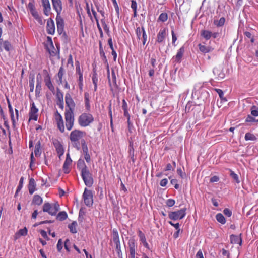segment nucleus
Listing matches in <instances>:
<instances>
[{
    "label": "nucleus",
    "instance_id": "nucleus-1",
    "mask_svg": "<svg viewBox=\"0 0 258 258\" xmlns=\"http://www.w3.org/2000/svg\"><path fill=\"white\" fill-rule=\"evenodd\" d=\"M86 133L80 130L75 129L72 131L70 134L69 139L72 144L77 149L80 148L81 140L85 136Z\"/></svg>",
    "mask_w": 258,
    "mask_h": 258
},
{
    "label": "nucleus",
    "instance_id": "nucleus-2",
    "mask_svg": "<svg viewBox=\"0 0 258 258\" xmlns=\"http://www.w3.org/2000/svg\"><path fill=\"white\" fill-rule=\"evenodd\" d=\"M78 121L81 127H86L94 121V117L90 113H83L79 116Z\"/></svg>",
    "mask_w": 258,
    "mask_h": 258
},
{
    "label": "nucleus",
    "instance_id": "nucleus-3",
    "mask_svg": "<svg viewBox=\"0 0 258 258\" xmlns=\"http://www.w3.org/2000/svg\"><path fill=\"white\" fill-rule=\"evenodd\" d=\"M59 209V205L57 202L53 204L46 202L43 206V211L44 212H47L52 216L55 215Z\"/></svg>",
    "mask_w": 258,
    "mask_h": 258
},
{
    "label": "nucleus",
    "instance_id": "nucleus-4",
    "mask_svg": "<svg viewBox=\"0 0 258 258\" xmlns=\"http://www.w3.org/2000/svg\"><path fill=\"white\" fill-rule=\"evenodd\" d=\"M65 125L68 131H71L74 124L75 118L74 112L72 111H65Z\"/></svg>",
    "mask_w": 258,
    "mask_h": 258
},
{
    "label": "nucleus",
    "instance_id": "nucleus-5",
    "mask_svg": "<svg viewBox=\"0 0 258 258\" xmlns=\"http://www.w3.org/2000/svg\"><path fill=\"white\" fill-rule=\"evenodd\" d=\"M137 244L134 238H130L127 242V248L126 252L128 253L130 258H135V256L138 255L137 253Z\"/></svg>",
    "mask_w": 258,
    "mask_h": 258
},
{
    "label": "nucleus",
    "instance_id": "nucleus-6",
    "mask_svg": "<svg viewBox=\"0 0 258 258\" xmlns=\"http://www.w3.org/2000/svg\"><path fill=\"white\" fill-rule=\"evenodd\" d=\"M186 208H184L177 211L169 213V218L173 220H177L183 219L186 215Z\"/></svg>",
    "mask_w": 258,
    "mask_h": 258
},
{
    "label": "nucleus",
    "instance_id": "nucleus-7",
    "mask_svg": "<svg viewBox=\"0 0 258 258\" xmlns=\"http://www.w3.org/2000/svg\"><path fill=\"white\" fill-rule=\"evenodd\" d=\"M81 176L86 186L88 187L92 186L93 184V179L89 170L83 169Z\"/></svg>",
    "mask_w": 258,
    "mask_h": 258
},
{
    "label": "nucleus",
    "instance_id": "nucleus-8",
    "mask_svg": "<svg viewBox=\"0 0 258 258\" xmlns=\"http://www.w3.org/2000/svg\"><path fill=\"white\" fill-rule=\"evenodd\" d=\"M93 194L91 190L85 188L83 194V198L85 204L88 207H91L93 203Z\"/></svg>",
    "mask_w": 258,
    "mask_h": 258
},
{
    "label": "nucleus",
    "instance_id": "nucleus-9",
    "mask_svg": "<svg viewBox=\"0 0 258 258\" xmlns=\"http://www.w3.org/2000/svg\"><path fill=\"white\" fill-rule=\"evenodd\" d=\"M54 118L59 131L62 133H64L65 131V126L63 119L61 115L57 111L54 114Z\"/></svg>",
    "mask_w": 258,
    "mask_h": 258
},
{
    "label": "nucleus",
    "instance_id": "nucleus-10",
    "mask_svg": "<svg viewBox=\"0 0 258 258\" xmlns=\"http://www.w3.org/2000/svg\"><path fill=\"white\" fill-rule=\"evenodd\" d=\"M136 34L138 40L142 39L143 45H144L147 40V35L146 33L144 27L140 28V27H137L136 29Z\"/></svg>",
    "mask_w": 258,
    "mask_h": 258
},
{
    "label": "nucleus",
    "instance_id": "nucleus-11",
    "mask_svg": "<svg viewBox=\"0 0 258 258\" xmlns=\"http://www.w3.org/2000/svg\"><path fill=\"white\" fill-rule=\"evenodd\" d=\"M53 144L57 151L59 159H61V156L64 154V148L61 142L57 139L52 140Z\"/></svg>",
    "mask_w": 258,
    "mask_h": 258
},
{
    "label": "nucleus",
    "instance_id": "nucleus-12",
    "mask_svg": "<svg viewBox=\"0 0 258 258\" xmlns=\"http://www.w3.org/2000/svg\"><path fill=\"white\" fill-rule=\"evenodd\" d=\"M38 109L36 108L34 103L31 104L30 110L29 113V120H31L37 121L38 118Z\"/></svg>",
    "mask_w": 258,
    "mask_h": 258
},
{
    "label": "nucleus",
    "instance_id": "nucleus-13",
    "mask_svg": "<svg viewBox=\"0 0 258 258\" xmlns=\"http://www.w3.org/2000/svg\"><path fill=\"white\" fill-rule=\"evenodd\" d=\"M56 22L57 25V32L61 35L64 32V20L60 15L56 16Z\"/></svg>",
    "mask_w": 258,
    "mask_h": 258
},
{
    "label": "nucleus",
    "instance_id": "nucleus-14",
    "mask_svg": "<svg viewBox=\"0 0 258 258\" xmlns=\"http://www.w3.org/2000/svg\"><path fill=\"white\" fill-rule=\"evenodd\" d=\"M65 101L67 106L69 108L68 110L66 111H72L73 112L75 107V103L69 93H67L65 95Z\"/></svg>",
    "mask_w": 258,
    "mask_h": 258
},
{
    "label": "nucleus",
    "instance_id": "nucleus-15",
    "mask_svg": "<svg viewBox=\"0 0 258 258\" xmlns=\"http://www.w3.org/2000/svg\"><path fill=\"white\" fill-rule=\"evenodd\" d=\"M46 31L48 34L53 35L55 31V27L54 21L49 18L48 19L46 25Z\"/></svg>",
    "mask_w": 258,
    "mask_h": 258
},
{
    "label": "nucleus",
    "instance_id": "nucleus-16",
    "mask_svg": "<svg viewBox=\"0 0 258 258\" xmlns=\"http://www.w3.org/2000/svg\"><path fill=\"white\" fill-rule=\"evenodd\" d=\"M167 29L164 28L161 29L157 35L156 42L158 43L163 42L166 36Z\"/></svg>",
    "mask_w": 258,
    "mask_h": 258
},
{
    "label": "nucleus",
    "instance_id": "nucleus-17",
    "mask_svg": "<svg viewBox=\"0 0 258 258\" xmlns=\"http://www.w3.org/2000/svg\"><path fill=\"white\" fill-rule=\"evenodd\" d=\"M56 97L57 99V105L60 109H63L64 104L63 94L59 89H57Z\"/></svg>",
    "mask_w": 258,
    "mask_h": 258
},
{
    "label": "nucleus",
    "instance_id": "nucleus-18",
    "mask_svg": "<svg viewBox=\"0 0 258 258\" xmlns=\"http://www.w3.org/2000/svg\"><path fill=\"white\" fill-rule=\"evenodd\" d=\"M53 9L57 13L56 16L60 15L62 10V3L61 0H51Z\"/></svg>",
    "mask_w": 258,
    "mask_h": 258
},
{
    "label": "nucleus",
    "instance_id": "nucleus-19",
    "mask_svg": "<svg viewBox=\"0 0 258 258\" xmlns=\"http://www.w3.org/2000/svg\"><path fill=\"white\" fill-rule=\"evenodd\" d=\"M42 5L43 8L44 14L48 16L49 15L51 11V6L49 0H41Z\"/></svg>",
    "mask_w": 258,
    "mask_h": 258
},
{
    "label": "nucleus",
    "instance_id": "nucleus-20",
    "mask_svg": "<svg viewBox=\"0 0 258 258\" xmlns=\"http://www.w3.org/2000/svg\"><path fill=\"white\" fill-rule=\"evenodd\" d=\"M44 72H46V73L47 72V71L46 70H44ZM44 82H45V85L48 87V88L52 92H54V90H55V88H54V86L53 85L52 82H51V77L49 75V74H48V73H47V75L46 76H45V77L44 78Z\"/></svg>",
    "mask_w": 258,
    "mask_h": 258
},
{
    "label": "nucleus",
    "instance_id": "nucleus-21",
    "mask_svg": "<svg viewBox=\"0 0 258 258\" xmlns=\"http://www.w3.org/2000/svg\"><path fill=\"white\" fill-rule=\"evenodd\" d=\"M185 52V47L183 46L178 50L176 55L173 57V59L177 63H180Z\"/></svg>",
    "mask_w": 258,
    "mask_h": 258
},
{
    "label": "nucleus",
    "instance_id": "nucleus-22",
    "mask_svg": "<svg viewBox=\"0 0 258 258\" xmlns=\"http://www.w3.org/2000/svg\"><path fill=\"white\" fill-rule=\"evenodd\" d=\"M111 76H112V83L113 85H111L110 83V79H109V82L110 83V85L111 87V90L112 91H116L118 89V86L117 85L116 83V78L115 75V73L114 71H112L111 72Z\"/></svg>",
    "mask_w": 258,
    "mask_h": 258
},
{
    "label": "nucleus",
    "instance_id": "nucleus-23",
    "mask_svg": "<svg viewBox=\"0 0 258 258\" xmlns=\"http://www.w3.org/2000/svg\"><path fill=\"white\" fill-rule=\"evenodd\" d=\"M90 95L88 92H85L84 93V104L86 110L87 111H90L91 109V106L90 104Z\"/></svg>",
    "mask_w": 258,
    "mask_h": 258
},
{
    "label": "nucleus",
    "instance_id": "nucleus-24",
    "mask_svg": "<svg viewBox=\"0 0 258 258\" xmlns=\"http://www.w3.org/2000/svg\"><path fill=\"white\" fill-rule=\"evenodd\" d=\"M36 187V183L35 180L31 178L29 179V184H28V189L30 195H32L34 191H35Z\"/></svg>",
    "mask_w": 258,
    "mask_h": 258
},
{
    "label": "nucleus",
    "instance_id": "nucleus-25",
    "mask_svg": "<svg viewBox=\"0 0 258 258\" xmlns=\"http://www.w3.org/2000/svg\"><path fill=\"white\" fill-rule=\"evenodd\" d=\"M230 240L231 243L232 244H239V245L242 244V239L239 236L231 235L230 236Z\"/></svg>",
    "mask_w": 258,
    "mask_h": 258
},
{
    "label": "nucleus",
    "instance_id": "nucleus-26",
    "mask_svg": "<svg viewBox=\"0 0 258 258\" xmlns=\"http://www.w3.org/2000/svg\"><path fill=\"white\" fill-rule=\"evenodd\" d=\"M112 239L115 244L120 243L118 233L116 229H114L112 231Z\"/></svg>",
    "mask_w": 258,
    "mask_h": 258
},
{
    "label": "nucleus",
    "instance_id": "nucleus-27",
    "mask_svg": "<svg viewBox=\"0 0 258 258\" xmlns=\"http://www.w3.org/2000/svg\"><path fill=\"white\" fill-rule=\"evenodd\" d=\"M198 46L200 51L204 53H208L213 49L211 47H208L201 44H199Z\"/></svg>",
    "mask_w": 258,
    "mask_h": 258
},
{
    "label": "nucleus",
    "instance_id": "nucleus-28",
    "mask_svg": "<svg viewBox=\"0 0 258 258\" xmlns=\"http://www.w3.org/2000/svg\"><path fill=\"white\" fill-rule=\"evenodd\" d=\"M43 202L42 198L39 195H34L33 197L32 203L37 205H40Z\"/></svg>",
    "mask_w": 258,
    "mask_h": 258
},
{
    "label": "nucleus",
    "instance_id": "nucleus-29",
    "mask_svg": "<svg viewBox=\"0 0 258 258\" xmlns=\"http://www.w3.org/2000/svg\"><path fill=\"white\" fill-rule=\"evenodd\" d=\"M34 153L36 156H40L41 153V143L39 141L35 146Z\"/></svg>",
    "mask_w": 258,
    "mask_h": 258
},
{
    "label": "nucleus",
    "instance_id": "nucleus-30",
    "mask_svg": "<svg viewBox=\"0 0 258 258\" xmlns=\"http://www.w3.org/2000/svg\"><path fill=\"white\" fill-rule=\"evenodd\" d=\"M77 226V223L76 221H73L71 224L68 225V228L72 233H76L77 230L76 227Z\"/></svg>",
    "mask_w": 258,
    "mask_h": 258
},
{
    "label": "nucleus",
    "instance_id": "nucleus-31",
    "mask_svg": "<svg viewBox=\"0 0 258 258\" xmlns=\"http://www.w3.org/2000/svg\"><path fill=\"white\" fill-rule=\"evenodd\" d=\"M68 217V214L65 211L60 212L56 216V219L59 221H63Z\"/></svg>",
    "mask_w": 258,
    "mask_h": 258
},
{
    "label": "nucleus",
    "instance_id": "nucleus-32",
    "mask_svg": "<svg viewBox=\"0 0 258 258\" xmlns=\"http://www.w3.org/2000/svg\"><path fill=\"white\" fill-rule=\"evenodd\" d=\"M72 162H64V164L63 166V171L64 173H69L70 172L71 167H72Z\"/></svg>",
    "mask_w": 258,
    "mask_h": 258
},
{
    "label": "nucleus",
    "instance_id": "nucleus-33",
    "mask_svg": "<svg viewBox=\"0 0 258 258\" xmlns=\"http://www.w3.org/2000/svg\"><path fill=\"white\" fill-rule=\"evenodd\" d=\"M201 36L206 40H209L212 37V32L208 30H202L201 31Z\"/></svg>",
    "mask_w": 258,
    "mask_h": 258
},
{
    "label": "nucleus",
    "instance_id": "nucleus-34",
    "mask_svg": "<svg viewBox=\"0 0 258 258\" xmlns=\"http://www.w3.org/2000/svg\"><path fill=\"white\" fill-rule=\"evenodd\" d=\"M115 251L118 258H123V254L121 249L120 243L115 244Z\"/></svg>",
    "mask_w": 258,
    "mask_h": 258
},
{
    "label": "nucleus",
    "instance_id": "nucleus-35",
    "mask_svg": "<svg viewBox=\"0 0 258 258\" xmlns=\"http://www.w3.org/2000/svg\"><path fill=\"white\" fill-rule=\"evenodd\" d=\"M79 76L78 79V86L80 91L83 90V73H81V74H77Z\"/></svg>",
    "mask_w": 258,
    "mask_h": 258
},
{
    "label": "nucleus",
    "instance_id": "nucleus-36",
    "mask_svg": "<svg viewBox=\"0 0 258 258\" xmlns=\"http://www.w3.org/2000/svg\"><path fill=\"white\" fill-rule=\"evenodd\" d=\"M131 8L134 11V17H136L137 16V4L135 0L131 1Z\"/></svg>",
    "mask_w": 258,
    "mask_h": 258
},
{
    "label": "nucleus",
    "instance_id": "nucleus-37",
    "mask_svg": "<svg viewBox=\"0 0 258 258\" xmlns=\"http://www.w3.org/2000/svg\"><path fill=\"white\" fill-rule=\"evenodd\" d=\"M216 220L222 224L226 222L225 218L221 213H218L216 216Z\"/></svg>",
    "mask_w": 258,
    "mask_h": 258
},
{
    "label": "nucleus",
    "instance_id": "nucleus-38",
    "mask_svg": "<svg viewBox=\"0 0 258 258\" xmlns=\"http://www.w3.org/2000/svg\"><path fill=\"white\" fill-rule=\"evenodd\" d=\"M99 52H100V55L101 57H102L103 60L105 62H107V60L105 52L103 50L101 42H100V43H99Z\"/></svg>",
    "mask_w": 258,
    "mask_h": 258
},
{
    "label": "nucleus",
    "instance_id": "nucleus-39",
    "mask_svg": "<svg viewBox=\"0 0 258 258\" xmlns=\"http://www.w3.org/2000/svg\"><path fill=\"white\" fill-rule=\"evenodd\" d=\"M168 18V16L166 13H162L158 17V21L165 22L167 20Z\"/></svg>",
    "mask_w": 258,
    "mask_h": 258
},
{
    "label": "nucleus",
    "instance_id": "nucleus-40",
    "mask_svg": "<svg viewBox=\"0 0 258 258\" xmlns=\"http://www.w3.org/2000/svg\"><path fill=\"white\" fill-rule=\"evenodd\" d=\"M245 140L246 141H255L256 140V137L253 134L247 133L245 135Z\"/></svg>",
    "mask_w": 258,
    "mask_h": 258
},
{
    "label": "nucleus",
    "instance_id": "nucleus-41",
    "mask_svg": "<svg viewBox=\"0 0 258 258\" xmlns=\"http://www.w3.org/2000/svg\"><path fill=\"white\" fill-rule=\"evenodd\" d=\"M29 87H30V92H33L34 91V75L30 77Z\"/></svg>",
    "mask_w": 258,
    "mask_h": 258
},
{
    "label": "nucleus",
    "instance_id": "nucleus-42",
    "mask_svg": "<svg viewBox=\"0 0 258 258\" xmlns=\"http://www.w3.org/2000/svg\"><path fill=\"white\" fill-rule=\"evenodd\" d=\"M28 230L26 227L23 229H20L18 233L16 234V238H18V236H26L27 234Z\"/></svg>",
    "mask_w": 258,
    "mask_h": 258
},
{
    "label": "nucleus",
    "instance_id": "nucleus-43",
    "mask_svg": "<svg viewBox=\"0 0 258 258\" xmlns=\"http://www.w3.org/2000/svg\"><path fill=\"white\" fill-rule=\"evenodd\" d=\"M225 19L224 17H221L219 20H215L214 21V24L217 27H220L224 25Z\"/></svg>",
    "mask_w": 258,
    "mask_h": 258
},
{
    "label": "nucleus",
    "instance_id": "nucleus-44",
    "mask_svg": "<svg viewBox=\"0 0 258 258\" xmlns=\"http://www.w3.org/2000/svg\"><path fill=\"white\" fill-rule=\"evenodd\" d=\"M100 22L102 24V25L103 27V29H104V30L105 31V32L106 33H108L109 32V28L106 23L105 18H102L100 20Z\"/></svg>",
    "mask_w": 258,
    "mask_h": 258
},
{
    "label": "nucleus",
    "instance_id": "nucleus-45",
    "mask_svg": "<svg viewBox=\"0 0 258 258\" xmlns=\"http://www.w3.org/2000/svg\"><path fill=\"white\" fill-rule=\"evenodd\" d=\"M64 73V70L63 67H61L57 74L58 77L59 78V81L60 83H62V77Z\"/></svg>",
    "mask_w": 258,
    "mask_h": 258
},
{
    "label": "nucleus",
    "instance_id": "nucleus-46",
    "mask_svg": "<svg viewBox=\"0 0 258 258\" xmlns=\"http://www.w3.org/2000/svg\"><path fill=\"white\" fill-rule=\"evenodd\" d=\"M138 235L139 237L140 241L141 243H143L146 241V238L145 234L140 230H139L138 231Z\"/></svg>",
    "mask_w": 258,
    "mask_h": 258
},
{
    "label": "nucleus",
    "instance_id": "nucleus-47",
    "mask_svg": "<svg viewBox=\"0 0 258 258\" xmlns=\"http://www.w3.org/2000/svg\"><path fill=\"white\" fill-rule=\"evenodd\" d=\"M82 146V150L84 153H88V148L87 147V145L84 139L81 140V143H80Z\"/></svg>",
    "mask_w": 258,
    "mask_h": 258
},
{
    "label": "nucleus",
    "instance_id": "nucleus-48",
    "mask_svg": "<svg viewBox=\"0 0 258 258\" xmlns=\"http://www.w3.org/2000/svg\"><path fill=\"white\" fill-rule=\"evenodd\" d=\"M214 90L218 94L219 97L222 100L224 101H227V99L224 97V93L221 89L216 88Z\"/></svg>",
    "mask_w": 258,
    "mask_h": 258
},
{
    "label": "nucleus",
    "instance_id": "nucleus-49",
    "mask_svg": "<svg viewBox=\"0 0 258 258\" xmlns=\"http://www.w3.org/2000/svg\"><path fill=\"white\" fill-rule=\"evenodd\" d=\"M229 171L230 172V176L237 183H239L240 182V180L239 179L238 175L234 173L233 171L231 170H229Z\"/></svg>",
    "mask_w": 258,
    "mask_h": 258
},
{
    "label": "nucleus",
    "instance_id": "nucleus-50",
    "mask_svg": "<svg viewBox=\"0 0 258 258\" xmlns=\"http://www.w3.org/2000/svg\"><path fill=\"white\" fill-rule=\"evenodd\" d=\"M7 101L8 102V106L9 112L11 114V119H12V120H14V112H13L12 107L11 105L10 102L8 98H7Z\"/></svg>",
    "mask_w": 258,
    "mask_h": 258
},
{
    "label": "nucleus",
    "instance_id": "nucleus-51",
    "mask_svg": "<svg viewBox=\"0 0 258 258\" xmlns=\"http://www.w3.org/2000/svg\"><path fill=\"white\" fill-rule=\"evenodd\" d=\"M24 177H21L19 181V185L18 186L17 188V190L15 193V195H17L20 190H21L23 185V181H24Z\"/></svg>",
    "mask_w": 258,
    "mask_h": 258
},
{
    "label": "nucleus",
    "instance_id": "nucleus-52",
    "mask_svg": "<svg viewBox=\"0 0 258 258\" xmlns=\"http://www.w3.org/2000/svg\"><path fill=\"white\" fill-rule=\"evenodd\" d=\"M112 3H113V5L114 7V8H115V11L116 12V15L118 17H119V14H120V13H119V6L117 4V1L116 0H111Z\"/></svg>",
    "mask_w": 258,
    "mask_h": 258
},
{
    "label": "nucleus",
    "instance_id": "nucleus-53",
    "mask_svg": "<svg viewBox=\"0 0 258 258\" xmlns=\"http://www.w3.org/2000/svg\"><path fill=\"white\" fill-rule=\"evenodd\" d=\"M77 167L81 170V173H82V170L84 169L88 170L86 165L84 164V162H78L77 164Z\"/></svg>",
    "mask_w": 258,
    "mask_h": 258
},
{
    "label": "nucleus",
    "instance_id": "nucleus-54",
    "mask_svg": "<svg viewBox=\"0 0 258 258\" xmlns=\"http://www.w3.org/2000/svg\"><path fill=\"white\" fill-rule=\"evenodd\" d=\"M251 114L253 116H258V107L253 106L251 108Z\"/></svg>",
    "mask_w": 258,
    "mask_h": 258
},
{
    "label": "nucleus",
    "instance_id": "nucleus-55",
    "mask_svg": "<svg viewBox=\"0 0 258 258\" xmlns=\"http://www.w3.org/2000/svg\"><path fill=\"white\" fill-rule=\"evenodd\" d=\"M75 66H76V74H81V73H83V71H82L81 70L80 62L78 60L76 61Z\"/></svg>",
    "mask_w": 258,
    "mask_h": 258
},
{
    "label": "nucleus",
    "instance_id": "nucleus-56",
    "mask_svg": "<svg viewBox=\"0 0 258 258\" xmlns=\"http://www.w3.org/2000/svg\"><path fill=\"white\" fill-rule=\"evenodd\" d=\"M3 47L6 51H9L10 49L11 44L8 41H5Z\"/></svg>",
    "mask_w": 258,
    "mask_h": 258
},
{
    "label": "nucleus",
    "instance_id": "nucleus-57",
    "mask_svg": "<svg viewBox=\"0 0 258 258\" xmlns=\"http://www.w3.org/2000/svg\"><path fill=\"white\" fill-rule=\"evenodd\" d=\"M91 12L92 13V14L93 15V17H94L95 21H96V24L99 23V20H98V18L97 17V13L95 11V10H94V9L93 8L92 5H91Z\"/></svg>",
    "mask_w": 258,
    "mask_h": 258
},
{
    "label": "nucleus",
    "instance_id": "nucleus-58",
    "mask_svg": "<svg viewBox=\"0 0 258 258\" xmlns=\"http://www.w3.org/2000/svg\"><path fill=\"white\" fill-rule=\"evenodd\" d=\"M41 90V84H40L39 82L36 84V89H35V92H36V95L39 96V94L40 93V91Z\"/></svg>",
    "mask_w": 258,
    "mask_h": 258
},
{
    "label": "nucleus",
    "instance_id": "nucleus-59",
    "mask_svg": "<svg viewBox=\"0 0 258 258\" xmlns=\"http://www.w3.org/2000/svg\"><path fill=\"white\" fill-rule=\"evenodd\" d=\"M85 213L81 209L79 211V217H78V221L80 222H82L84 220V215Z\"/></svg>",
    "mask_w": 258,
    "mask_h": 258
},
{
    "label": "nucleus",
    "instance_id": "nucleus-60",
    "mask_svg": "<svg viewBox=\"0 0 258 258\" xmlns=\"http://www.w3.org/2000/svg\"><path fill=\"white\" fill-rule=\"evenodd\" d=\"M63 247V243L62 240L60 239L57 244V249L58 251L60 252Z\"/></svg>",
    "mask_w": 258,
    "mask_h": 258
},
{
    "label": "nucleus",
    "instance_id": "nucleus-61",
    "mask_svg": "<svg viewBox=\"0 0 258 258\" xmlns=\"http://www.w3.org/2000/svg\"><path fill=\"white\" fill-rule=\"evenodd\" d=\"M92 82L94 85H97L98 83V78L97 73L94 72L92 75Z\"/></svg>",
    "mask_w": 258,
    "mask_h": 258
},
{
    "label": "nucleus",
    "instance_id": "nucleus-62",
    "mask_svg": "<svg viewBox=\"0 0 258 258\" xmlns=\"http://www.w3.org/2000/svg\"><path fill=\"white\" fill-rule=\"evenodd\" d=\"M175 203V200L172 199H168L166 201V204L168 207L173 206Z\"/></svg>",
    "mask_w": 258,
    "mask_h": 258
},
{
    "label": "nucleus",
    "instance_id": "nucleus-63",
    "mask_svg": "<svg viewBox=\"0 0 258 258\" xmlns=\"http://www.w3.org/2000/svg\"><path fill=\"white\" fill-rule=\"evenodd\" d=\"M223 213L228 217H230L232 215V211L228 208H225L223 210Z\"/></svg>",
    "mask_w": 258,
    "mask_h": 258
},
{
    "label": "nucleus",
    "instance_id": "nucleus-64",
    "mask_svg": "<svg viewBox=\"0 0 258 258\" xmlns=\"http://www.w3.org/2000/svg\"><path fill=\"white\" fill-rule=\"evenodd\" d=\"M30 12L32 15L35 19L39 16L37 11L35 9L32 10V11H31Z\"/></svg>",
    "mask_w": 258,
    "mask_h": 258
}]
</instances>
